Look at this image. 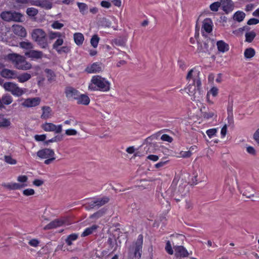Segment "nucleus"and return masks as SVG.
Here are the masks:
<instances>
[{
	"label": "nucleus",
	"instance_id": "nucleus-1",
	"mask_svg": "<svg viewBox=\"0 0 259 259\" xmlns=\"http://www.w3.org/2000/svg\"><path fill=\"white\" fill-rule=\"evenodd\" d=\"M92 83L89 85V89L91 91L99 90L102 92L109 91L110 83L105 78L100 75H95L91 79Z\"/></svg>",
	"mask_w": 259,
	"mask_h": 259
},
{
	"label": "nucleus",
	"instance_id": "nucleus-2",
	"mask_svg": "<svg viewBox=\"0 0 259 259\" xmlns=\"http://www.w3.org/2000/svg\"><path fill=\"white\" fill-rule=\"evenodd\" d=\"M31 38L41 49H49L47 34L42 29H34L31 32Z\"/></svg>",
	"mask_w": 259,
	"mask_h": 259
},
{
	"label": "nucleus",
	"instance_id": "nucleus-3",
	"mask_svg": "<svg viewBox=\"0 0 259 259\" xmlns=\"http://www.w3.org/2000/svg\"><path fill=\"white\" fill-rule=\"evenodd\" d=\"M7 58L18 69L27 70L32 67L31 64L26 60L25 57L19 54H9L8 55Z\"/></svg>",
	"mask_w": 259,
	"mask_h": 259
},
{
	"label": "nucleus",
	"instance_id": "nucleus-4",
	"mask_svg": "<svg viewBox=\"0 0 259 259\" xmlns=\"http://www.w3.org/2000/svg\"><path fill=\"white\" fill-rule=\"evenodd\" d=\"M143 236L142 234L138 236L134 248H130L128 249L127 257L128 259H134L135 258H140L142 252Z\"/></svg>",
	"mask_w": 259,
	"mask_h": 259
},
{
	"label": "nucleus",
	"instance_id": "nucleus-5",
	"mask_svg": "<svg viewBox=\"0 0 259 259\" xmlns=\"http://www.w3.org/2000/svg\"><path fill=\"white\" fill-rule=\"evenodd\" d=\"M200 71H198L197 72V78L193 80V83L195 85L194 89V92H191L193 93V96L194 99L197 98L198 100L202 97L203 94V91L201 88V81L199 77Z\"/></svg>",
	"mask_w": 259,
	"mask_h": 259
},
{
	"label": "nucleus",
	"instance_id": "nucleus-6",
	"mask_svg": "<svg viewBox=\"0 0 259 259\" xmlns=\"http://www.w3.org/2000/svg\"><path fill=\"white\" fill-rule=\"evenodd\" d=\"M68 219L65 218L55 219L46 225L44 229L45 230H51L62 226L64 225H68Z\"/></svg>",
	"mask_w": 259,
	"mask_h": 259
},
{
	"label": "nucleus",
	"instance_id": "nucleus-7",
	"mask_svg": "<svg viewBox=\"0 0 259 259\" xmlns=\"http://www.w3.org/2000/svg\"><path fill=\"white\" fill-rule=\"evenodd\" d=\"M104 65L101 62H97L88 65L85 69V71L88 73H97L102 71Z\"/></svg>",
	"mask_w": 259,
	"mask_h": 259
},
{
	"label": "nucleus",
	"instance_id": "nucleus-8",
	"mask_svg": "<svg viewBox=\"0 0 259 259\" xmlns=\"http://www.w3.org/2000/svg\"><path fill=\"white\" fill-rule=\"evenodd\" d=\"M66 97L68 99L77 100L80 94L79 92L72 87H67L65 89Z\"/></svg>",
	"mask_w": 259,
	"mask_h": 259
},
{
	"label": "nucleus",
	"instance_id": "nucleus-9",
	"mask_svg": "<svg viewBox=\"0 0 259 259\" xmlns=\"http://www.w3.org/2000/svg\"><path fill=\"white\" fill-rule=\"evenodd\" d=\"M40 101L41 99L39 97L29 98L25 99L21 105L25 107H33L39 105Z\"/></svg>",
	"mask_w": 259,
	"mask_h": 259
},
{
	"label": "nucleus",
	"instance_id": "nucleus-10",
	"mask_svg": "<svg viewBox=\"0 0 259 259\" xmlns=\"http://www.w3.org/2000/svg\"><path fill=\"white\" fill-rule=\"evenodd\" d=\"M36 155L41 159H47L52 156H54L55 154L53 149L49 148H44L38 150Z\"/></svg>",
	"mask_w": 259,
	"mask_h": 259
},
{
	"label": "nucleus",
	"instance_id": "nucleus-11",
	"mask_svg": "<svg viewBox=\"0 0 259 259\" xmlns=\"http://www.w3.org/2000/svg\"><path fill=\"white\" fill-rule=\"evenodd\" d=\"M222 10L228 14L234 9V4L232 0H220Z\"/></svg>",
	"mask_w": 259,
	"mask_h": 259
},
{
	"label": "nucleus",
	"instance_id": "nucleus-12",
	"mask_svg": "<svg viewBox=\"0 0 259 259\" xmlns=\"http://www.w3.org/2000/svg\"><path fill=\"white\" fill-rule=\"evenodd\" d=\"M240 192L247 198H250L254 195V190L252 187L246 184L240 188Z\"/></svg>",
	"mask_w": 259,
	"mask_h": 259
},
{
	"label": "nucleus",
	"instance_id": "nucleus-13",
	"mask_svg": "<svg viewBox=\"0 0 259 259\" xmlns=\"http://www.w3.org/2000/svg\"><path fill=\"white\" fill-rule=\"evenodd\" d=\"M119 237L116 238L115 235L112 234H110L107 239L106 243L109 245L110 249H113L112 253H113L117 250V240Z\"/></svg>",
	"mask_w": 259,
	"mask_h": 259
},
{
	"label": "nucleus",
	"instance_id": "nucleus-14",
	"mask_svg": "<svg viewBox=\"0 0 259 259\" xmlns=\"http://www.w3.org/2000/svg\"><path fill=\"white\" fill-rule=\"evenodd\" d=\"M31 4L32 5L39 6L46 10H50L52 8V4L48 1H33L31 2Z\"/></svg>",
	"mask_w": 259,
	"mask_h": 259
},
{
	"label": "nucleus",
	"instance_id": "nucleus-15",
	"mask_svg": "<svg viewBox=\"0 0 259 259\" xmlns=\"http://www.w3.org/2000/svg\"><path fill=\"white\" fill-rule=\"evenodd\" d=\"M25 55L32 59H41L43 53L41 51L37 50H30L25 53Z\"/></svg>",
	"mask_w": 259,
	"mask_h": 259
},
{
	"label": "nucleus",
	"instance_id": "nucleus-16",
	"mask_svg": "<svg viewBox=\"0 0 259 259\" xmlns=\"http://www.w3.org/2000/svg\"><path fill=\"white\" fill-rule=\"evenodd\" d=\"M174 249L175 254L177 256L185 257L188 256L189 254L186 248L182 245L175 246Z\"/></svg>",
	"mask_w": 259,
	"mask_h": 259
},
{
	"label": "nucleus",
	"instance_id": "nucleus-17",
	"mask_svg": "<svg viewBox=\"0 0 259 259\" xmlns=\"http://www.w3.org/2000/svg\"><path fill=\"white\" fill-rule=\"evenodd\" d=\"M13 31L15 34L22 37H25L27 34L25 28L19 25L13 26Z\"/></svg>",
	"mask_w": 259,
	"mask_h": 259
},
{
	"label": "nucleus",
	"instance_id": "nucleus-18",
	"mask_svg": "<svg viewBox=\"0 0 259 259\" xmlns=\"http://www.w3.org/2000/svg\"><path fill=\"white\" fill-rule=\"evenodd\" d=\"M2 186L9 190H19L26 186V184H20L17 183H9L3 184Z\"/></svg>",
	"mask_w": 259,
	"mask_h": 259
},
{
	"label": "nucleus",
	"instance_id": "nucleus-19",
	"mask_svg": "<svg viewBox=\"0 0 259 259\" xmlns=\"http://www.w3.org/2000/svg\"><path fill=\"white\" fill-rule=\"evenodd\" d=\"M216 45L219 52L224 53L229 50V45L223 40L217 41Z\"/></svg>",
	"mask_w": 259,
	"mask_h": 259
},
{
	"label": "nucleus",
	"instance_id": "nucleus-20",
	"mask_svg": "<svg viewBox=\"0 0 259 259\" xmlns=\"http://www.w3.org/2000/svg\"><path fill=\"white\" fill-rule=\"evenodd\" d=\"M202 29L207 33H210L212 31V22L210 18H205L203 21Z\"/></svg>",
	"mask_w": 259,
	"mask_h": 259
},
{
	"label": "nucleus",
	"instance_id": "nucleus-21",
	"mask_svg": "<svg viewBox=\"0 0 259 259\" xmlns=\"http://www.w3.org/2000/svg\"><path fill=\"white\" fill-rule=\"evenodd\" d=\"M1 75L4 78H15L16 77L15 75L16 74L15 71L9 69L4 68L1 71Z\"/></svg>",
	"mask_w": 259,
	"mask_h": 259
},
{
	"label": "nucleus",
	"instance_id": "nucleus-22",
	"mask_svg": "<svg viewBox=\"0 0 259 259\" xmlns=\"http://www.w3.org/2000/svg\"><path fill=\"white\" fill-rule=\"evenodd\" d=\"M44 72L46 74V76L47 77L48 81L49 83H51L53 81L56 80V74L55 72L51 69L46 68L44 70Z\"/></svg>",
	"mask_w": 259,
	"mask_h": 259
},
{
	"label": "nucleus",
	"instance_id": "nucleus-23",
	"mask_svg": "<svg viewBox=\"0 0 259 259\" xmlns=\"http://www.w3.org/2000/svg\"><path fill=\"white\" fill-rule=\"evenodd\" d=\"M90 102V99L85 94H79L78 99L77 100L78 104L88 105Z\"/></svg>",
	"mask_w": 259,
	"mask_h": 259
},
{
	"label": "nucleus",
	"instance_id": "nucleus-24",
	"mask_svg": "<svg viewBox=\"0 0 259 259\" xmlns=\"http://www.w3.org/2000/svg\"><path fill=\"white\" fill-rule=\"evenodd\" d=\"M42 113L41 115L42 119H48L51 116L52 110L50 106H44L42 107Z\"/></svg>",
	"mask_w": 259,
	"mask_h": 259
},
{
	"label": "nucleus",
	"instance_id": "nucleus-25",
	"mask_svg": "<svg viewBox=\"0 0 259 259\" xmlns=\"http://www.w3.org/2000/svg\"><path fill=\"white\" fill-rule=\"evenodd\" d=\"M75 43L78 46L82 45L84 39L83 35L80 32L75 33L73 35Z\"/></svg>",
	"mask_w": 259,
	"mask_h": 259
},
{
	"label": "nucleus",
	"instance_id": "nucleus-26",
	"mask_svg": "<svg viewBox=\"0 0 259 259\" xmlns=\"http://www.w3.org/2000/svg\"><path fill=\"white\" fill-rule=\"evenodd\" d=\"M197 51L199 53H207L209 52L208 42L205 41L203 45L201 42L197 40Z\"/></svg>",
	"mask_w": 259,
	"mask_h": 259
},
{
	"label": "nucleus",
	"instance_id": "nucleus-27",
	"mask_svg": "<svg viewBox=\"0 0 259 259\" xmlns=\"http://www.w3.org/2000/svg\"><path fill=\"white\" fill-rule=\"evenodd\" d=\"M11 124L9 119L4 117V115L0 114V128H6Z\"/></svg>",
	"mask_w": 259,
	"mask_h": 259
},
{
	"label": "nucleus",
	"instance_id": "nucleus-28",
	"mask_svg": "<svg viewBox=\"0 0 259 259\" xmlns=\"http://www.w3.org/2000/svg\"><path fill=\"white\" fill-rule=\"evenodd\" d=\"M107 209L103 207L98 211H96L90 216V219H98L102 217L107 211Z\"/></svg>",
	"mask_w": 259,
	"mask_h": 259
},
{
	"label": "nucleus",
	"instance_id": "nucleus-29",
	"mask_svg": "<svg viewBox=\"0 0 259 259\" xmlns=\"http://www.w3.org/2000/svg\"><path fill=\"white\" fill-rule=\"evenodd\" d=\"M41 128L46 132H54L56 125L51 122H46L41 125Z\"/></svg>",
	"mask_w": 259,
	"mask_h": 259
},
{
	"label": "nucleus",
	"instance_id": "nucleus-30",
	"mask_svg": "<svg viewBox=\"0 0 259 259\" xmlns=\"http://www.w3.org/2000/svg\"><path fill=\"white\" fill-rule=\"evenodd\" d=\"M98 226L96 225H92L91 227L86 228L82 233L81 237H86L92 234L93 231L98 228Z\"/></svg>",
	"mask_w": 259,
	"mask_h": 259
},
{
	"label": "nucleus",
	"instance_id": "nucleus-31",
	"mask_svg": "<svg viewBox=\"0 0 259 259\" xmlns=\"http://www.w3.org/2000/svg\"><path fill=\"white\" fill-rule=\"evenodd\" d=\"M245 17V14L242 11H238L233 15V19L238 22H242Z\"/></svg>",
	"mask_w": 259,
	"mask_h": 259
},
{
	"label": "nucleus",
	"instance_id": "nucleus-32",
	"mask_svg": "<svg viewBox=\"0 0 259 259\" xmlns=\"http://www.w3.org/2000/svg\"><path fill=\"white\" fill-rule=\"evenodd\" d=\"M13 11H5L2 12L1 14V17L3 20L6 21L10 22L12 21V17Z\"/></svg>",
	"mask_w": 259,
	"mask_h": 259
},
{
	"label": "nucleus",
	"instance_id": "nucleus-33",
	"mask_svg": "<svg viewBox=\"0 0 259 259\" xmlns=\"http://www.w3.org/2000/svg\"><path fill=\"white\" fill-rule=\"evenodd\" d=\"M63 139V135H58L52 139L45 141L44 145V146H47L50 143L57 142L62 141Z\"/></svg>",
	"mask_w": 259,
	"mask_h": 259
},
{
	"label": "nucleus",
	"instance_id": "nucleus-34",
	"mask_svg": "<svg viewBox=\"0 0 259 259\" xmlns=\"http://www.w3.org/2000/svg\"><path fill=\"white\" fill-rule=\"evenodd\" d=\"M255 51L254 49L252 48H247L245 50L244 55L246 59H250L254 56Z\"/></svg>",
	"mask_w": 259,
	"mask_h": 259
},
{
	"label": "nucleus",
	"instance_id": "nucleus-35",
	"mask_svg": "<svg viewBox=\"0 0 259 259\" xmlns=\"http://www.w3.org/2000/svg\"><path fill=\"white\" fill-rule=\"evenodd\" d=\"M1 101L2 102V105H8L10 104L11 103H12V102L13 101V99L11 95L7 94L4 95L2 96Z\"/></svg>",
	"mask_w": 259,
	"mask_h": 259
},
{
	"label": "nucleus",
	"instance_id": "nucleus-36",
	"mask_svg": "<svg viewBox=\"0 0 259 259\" xmlns=\"http://www.w3.org/2000/svg\"><path fill=\"white\" fill-rule=\"evenodd\" d=\"M256 35V33L253 31L247 32L245 34V41L249 43L251 42L255 37Z\"/></svg>",
	"mask_w": 259,
	"mask_h": 259
},
{
	"label": "nucleus",
	"instance_id": "nucleus-37",
	"mask_svg": "<svg viewBox=\"0 0 259 259\" xmlns=\"http://www.w3.org/2000/svg\"><path fill=\"white\" fill-rule=\"evenodd\" d=\"M31 75L27 72L23 73L17 77L19 82L23 83L31 78Z\"/></svg>",
	"mask_w": 259,
	"mask_h": 259
},
{
	"label": "nucleus",
	"instance_id": "nucleus-38",
	"mask_svg": "<svg viewBox=\"0 0 259 259\" xmlns=\"http://www.w3.org/2000/svg\"><path fill=\"white\" fill-rule=\"evenodd\" d=\"M233 100L232 99H229L228 105L227 106V113L229 115V118H231L233 120Z\"/></svg>",
	"mask_w": 259,
	"mask_h": 259
},
{
	"label": "nucleus",
	"instance_id": "nucleus-39",
	"mask_svg": "<svg viewBox=\"0 0 259 259\" xmlns=\"http://www.w3.org/2000/svg\"><path fill=\"white\" fill-rule=\"evenodd\" d=\"M77 5L79 10L80 13L84 15L88 12V5L83 3L77 2Z\"/></svg>",
	"mask_w": 259,
	"mask_h": 259
},
{
	"label": "nucleus",
	"instance_id": "nucleus-40",
	"mask_svg": "<svg viewBox=\"0 0 259 259\" xmlns=\"http://www.w3.org/2000/svg\"><path fill=\"white\" fill-rule=\"evenodd\" d=\"M78 237V235L76 233H73L68 235L65 240V242L68 246L72 244V242L76 240Z\"/></svg>",
	"mask_w": 259,
	"mask_h": 259
},
{
	"label": "nucleus",
	"instance_id": "nucleus-41",
	"mask_svg": "<svg viewBox=\"0 0 259 259\" xmlns=\"http://www.w3.org/2000/svg\"><path fill=\"white\" fill-rule=\"evenodd\" d=\"M12 21L15 22H22V18H23V15L19 12L16 11L12 12Z\"/></svg>",
	"mask_w": 259,
	"mask_h": 259
},
{
	"label": "nucleus",
	"instance_id": "nucleus-42",
	"mask_svg": "<svg viewBox=\"0 0 259 259\" xmlns=\"http://www.w3.org/2000/svg\"><path fill=\"white\" fill-rule=\"evenodd\" d=\"M158 135L157 134H153L148 138H147L143 143V145H154L157 144L156 143H153L152 140L154 139H157L158 138Z\"/></svg>",
	"mask_w": 259,
	"mask_h": 259
},
{
	"label": "nucleus",
	"instance_id": "nucleus-43",
	"mask_svg": "<svg viewBox=\"0 0 259 259\" xmlns=\"http://www.w3.org/2000/svg\"><path fill=\"white\" fill-rule=\"evenodd\" d=\"M16 85L17 84L12 82H6L4 83L3 87L6 91L12 93Z\"/></svg>",
	"mask_w": 259,
	"mask_h": 259
},
{
	"label": "nucleus",
	"instance_id": "nucleus-44",
	"mask_svg": "<svg viewBox=\"0 0 259 259\" xmlns=\"http://www.w3.org/2000/svg\"><path fill=\"white\" fill-rule=\"evenodd\" d=\"M99 40L100 37L98 36V35L97 34H94L93 36H92L90 41L92 46L94 48H97L98 45Z\"/></svg>",
	"mask_w": 259,
	"mask_h": 259
},
{
	"label": "nucleus",
	"instance_id": "nucleus-45",
	"mask_svg": "<svg viewBox=\"0 0 259 259\" xmlns=\"http://www.w3.org/2000/svg\"><path fill=\"white\" fill-rule=\"evenodd\" d=\"M96 202L97 203V207H100L105 204L108 203L109 201V199L107 197H104L101 198H97Z\"/></svg>",
	"mask_w": 259,
	"mask_h": 259
},
{
	"label": "nucleus",
	"instance_id": "nucleus-46",
	"mask_svg": "<svg viewBox=\"0 0 259 259\" xmlns=\"http://www.w3.org/2000/svg\"><path fill=\"white\" fill-rule=\"evenodd\" d=\"M100 25L105 27H109L111 24V21L105 17H103L99 21Z\"/></svg>",
	"mask_w": 259,
	"mask_h": 259
},
{
	"label": "nucleus",
	"instance_id": "nucleus-47",
	"mask_svg": "<svg viewBox=\"0 0 259 259\" xmlns=\"http://www.w3.org/2000/svg\"><path fill=\"white\" fill-rule=\"evenodd\" d=\"M26 14L30 17H34L38 13L37 9L34 8H28L26 10Z\"/></svg>",
	"mask_w": 259,
	"mask_h": 259
},
{
	"label": "nucleus",
	"instance_id": "nucleus-48",
	"mask_svg": "<svg viewBox=\"0 0 259 259\" xmlns=\"http://www.w3.org/2000/svg\"><path fill=\"white\" fill-rule=\"evenodd\" d=\"M221 3L220 1L215 2L210 4V5L209 6V8L210 10L213 12H217L219 10V8L221 7Z\"/></svg>",
	"mask_w": 259,
	"mask_h": 259
},
{
	"label": "nucleus",
	"instance_id": "nucleus-49",
	"mask_svg": "<svg viewBox=\"0 0 259 259\" xmlns=\"http://www.w3.org/2000/svg\"><path fill=\"white\" fill-rule=\"evenodd\" d=\"M21 48L25 49H32L33 48V44L29 41H22L20 43Z\"/></svg>",
	"mask_w": 259,
	"mask_h": 259
},
{
	"label": "nucleus",
	"instance_id": "nucleus-50",
	"mask_svg": "<svg viewBox=\"0 0 259 259\" xmlns=\"http://www.w3.org/2000/svg\"><path fill=\"white\" fill-rule=\"evenodd\" d=\"M24 93V91L22 90V89L20 88L17 86V85H16L14 89L13 90V92H12V94L16 96L19 97L22 95Z\"/></svg>",
	"mask_w": 259,
	"mask_h": 259
},
{
	"label": "nucleus",
	"instance_id": "nucleus-51",
	"mask_svg": "<svg viewBox=\"0 0 259 259\" xmlns=\"http://www.w3.org/2000/svg\"><path fill=\"white\" fill-rule=\"evenodd\" d=\"M157 147V144L148 145L144 147V150L146 153H153L156 150V147Z\"/></svg>",
	"mask_w": 259,
	"mask_h": 259
},
{
	"label": "nucleus",
	"instance_id": "nucleus-52",
	"mask_svg": "<svg viewBox=\"0 0 259 259\" xmlns=\"http://www.w3.org/2000/svg\"><path fill=\"white\" fill-rule=\"evenodd\" d=\"M113 42L116 46H124L125 45L126 40L123 38L119 37L115 38Z\"/></svg>",
	"mask_w": 259,
	"mask_h": 259
},
{
	"label": "nucleus",
	"instance_id": "nucleus-53",
	"mask_svg": "<svg viewBox=\"0 0 259 259\" xmlns=\"http://www.w3.org/2000/svg\"><path fill=\"white\" fill-rule=\"evenodd\" d=\"M4 160L6 162L10 164H15L17 163V160L13 159L11 155H5Z\"/></svg>",
	"mask_w": 259,
	"mask_h": 259
},
{
	"label": "nucleus",
	"instance_id": "nucleus-54",
	"mask_svg": "<svg viewBox=\"0 0 259 259\" xmlns=\"http://www.w3.org/2000/svg\"><path fill=\"white\" fill-rule=\"evenodd\" d=\"M61 35V33L59 32H53L51 31L49 33V37L50 40L54 39L57 37H60Z\"/></svg>",
	"mask_w": 259,
	"mask_h": 259
},
{
	"label": "nucleus",
	"instance_id": "nucleus-55",
	"mask_svg": "<svg viewBox=\"0 0 259 259\" xmlns=\"http://www.w3.org/2000/svg\"><path fill=\"white\" fill-rule=\"evenodd\" d=\"M63 39L59 37L53 45V49L56 51L59 48V47L63 45Z\"/></svg>",
	"mask_w": 259,
	"mask_h": 259
},
{
	"label": "nucleus",
	"instance_id": "nucleus-56",
	"mask_svg": "<svg viewBox=\"0 0 259 259\" xmlns=\"http://www.w3.org/2000/svg\"><path fill=\"white\" fill-rule=\"evenodd\" d=\"M56 51L59 54H61L63 53L67 54L70 51V48L68 46H63L57 49Z\"/></svg>",
	"mask_w": 259,
	"mask_h": 259
},
{
	"label": "nucleus",
	"instance_id": "nucleus-57",
	"mask_svg": "<svg viewBox=\"0 0 259 259\" xmlns=\"http://www.w3.org/2000/svg\"><path fill=\"white\" fill-rule=\"evenodd\" d=\"M217 132V128H213L207 130L206 133L209 138H211L212 137L216 135Z\"/></svg>",
	"mask_w": 259,
	"mask_h": 259
},
{
	"label": "nucleus",
	"instance_id": "nucleus-58",
	"mask_svg": "<svg viewBox=\"0 0 259 259\" xmlns=\"http://www.w3.org/2000/svg\"><path fill=\"white\" fill-rule=\"evenodd\" d=\"M47 136L46 134L42 135H36L34 136V139L37 142H44L46 141Z\"/></svg>",
	"mask_w": 259,
	"mask_h": 259
},
{
	"label": "nucleus",
	"instance_id": "nucleus-59",
	"mask_svg": "<svg viewBox=\"0 0 259 259\" xmlns=\"http://www.w3.org/2000/svg\"><path fill=\"white\" fill-rule=\"evenodd\" d=\"M218 89L215 87H213L209 92H208L207 93V99L208 100V97H209V93H210L212 94V95L213 96V97H215L218 95Z\"/></svg>",
	"mask_w": 259,
	"mask_h": 259
},
{
	"label": "nucleus",
	"instance_id": "nucleus-60",
	"mask_svg": "<svg viewBox=\"0 0 259 259\" xmlns=\"http://www.w3.org/2000/svg\"><path fill=\"white\" fill-rule=\"evenodd\" d=\"M51 26L54 29H61L64 26V24L60 23L58 21H55L51 25Z\"/></svg>",
	"mask_w": 259,
	"mask_h": 259
},
{
	"label": "nucleus",
	"instance_id": "nucleus-61",
	"mask_svg": "<svg viewBox=\"0 0 259 259\" xmlns=\"http://www.w3.org/2000/svg\"><path fill=\"white\" fill-rule=\"evenodd\" d=\"M34 190L33 189L30 188L25 189L23 191V194L26 196L33 195L34 194Z\"/></svg>",
	"mask_w": 259,
	"mask_h": 259
},
{
	"label": "nucleus",
	"instance_id": "nucleus-62",
	"mask_svg": "<svg viewBox=\"0 0 259 259\" xmlns=\"http://www.w3.org/2000/svg\"><path fill=\"white\" fill-rule=\"evenodd\" d=\"M165 250L169 254H172L174 253L173 249H172L170 243L169 241H167L166 243L165 247Z\"/></svg>",
	"mask_w": 259,
	"mask_h": 259
},
{
	"label": "nucleus",
	"instance_id": "nucleus-63",
	"mask_svg": "<svg viewBox=\"0 0 259 259\" xmlns=\"http://www.w3.org/2000/svg\"><path fill=\"white\" fill-rule=\"evenodd\" d=\"M250 28L249 26H244L242 27H240V28H238V29L233 31V33L235 34H237L238 32L242 33L243 31L244 30L248 31L250 30Z\"/></svg>",
	"mask_w": 259,
	"mask_h": 259
},
{
	"label": "nucleus",
	"instance_id": "nucleus-64",
	"mask_svg": "<svg viewBox=\"0 0 259 259\" xmlns=\"http://www.w3.org/2000/svg\"><path fill=\"white\" fill-rule=\"evenodd\" d=\"M202 114L204 118L209 119L213 117V116L214 115V113L213 112H202Z\"/></svg>",
	"mask_w": 259,
	"mask_h": 259
}]
</instances>
